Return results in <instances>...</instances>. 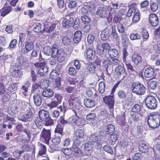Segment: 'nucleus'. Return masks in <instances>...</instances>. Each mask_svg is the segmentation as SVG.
I'll list each match as a JSON object with an SVG mask.
<instances>
[{"label":"nucleus","mask_w":160,"mask_h":160,"mask_svg":"<svg viewBox=\"0 0 160 160\" xmlns=\"http://www.w3.org/2000/svg\"><path fill=\"white\" fill-rule=\"evenodd\" d=\"M56 52L55 56L54 57L56 58L57 57V60L59 62H63L66 56V54L64 52V50L62 49H59L58 50L56 48Z\"/></svg>","instance_id":"1a4fd4ad"},{"label":"nucleus","mask_w":160,"mask_h":160,"mask_svg":"<svg viewBox=\"0 0 160 160\" xmlns=\"http://www.w3.org/2000/svg\"><path fill=\"white\" fill-rule=\"evenodd\" d=\"M131 88L132 92L138 95H143L146 92L145 87L140 82H133Z\"/></svg>","instance_id":"f03ea898"},{"label":"nucleus","mask_w":160,"mask_h":160,"mask_svg":"<svg viewBox=\"0 0 160 160\" xmlns=\"http://www.w3.org/2000/svg\"><path fill=\"white\" fill-rule=\"evenodd\" d=\"M49 116V112L47 111L42 110L39 112V116L40 119L44 121Z\"/></svg>","instance_id":"4be33fe9"},{"label":"nucleus","mask_w":160,"mask_h":160,"mask_svg":"<svg viewBox=\"0 0 160 160\" xmlns=\"http://www.w3.org/2000/svg\"><path fill=\"white\" fill-rule=\"evenodd\" d=\"M43 50L44 53L47 55L55 56L56 48L52 47V48L50 47L45 46L43 48Z\"/></svg>","instance_id":"9d476101"},{"label":"nucleus","mask_w":160,"mask_h":160,"mask_svg":"<svg viewBox=\"0 0 160 160\" xmlns=\"http://www.w3.org/2000/svg\"><path fill=\"white\" fill-rule=\"evenodd\" d=\"M62 137L61 134L56 133L52 139V142L54 145H57L60 142L61 138Z\"/></svg>","instance_id":"bb28decb"},{"label":"nucleus","mask_w":160,"mask_h":160,"mask_svg":"<svg viewBox=\"0 0 160 160\" xmlns=\"http://www.w3.org/2000/svg\"><path fill=\"white\" fill-rule=\"evenodd\" d=\"M110 4L111 6V7L116 9H118L121 7V5L119 2H118L112 1L110 2Z\"/></svg>","instance_id":"13d9d810"},{"label":"nucleus","mask_w":160,"mask_h":160,"mask_svg":"<svg viewBox=\"0 0 160 160\" xmlns=\"http://www.w3.org/2000/svg\"><path fill=\"white\" fill-rule=\"evenodd\" d=\"M136 12L134 14L132 18V22H138L140 19V13L138 10H136Z\"/></svg>","instance_id":"49530a36"},{"label":"nucleus","mask_w":160,"mask_h":160,"mask_svg":"<svg viewBox=\"0 0 160 160\" xmlns=\"http://www.w3.org/2000/svg\"><path fill=\"white\" fill-rule=\"evenodd\" d=\"M43 26L40 23H36L33 25V31L37 33L41 32L43 29Z\"/></svg>","instance_id":"cd10ccee"},{"label":"nucleus","mask_w":160,"mask_h":160,"mask_svg":"<svg viewBox=\"0 0 160 160\" xmlns=\"http://www.w3.org/2000/svg\"><path fill=\"white\" fill-rule=\"evenodd\" d=\"M96 68L95 65L93 63H91L88 65L87 69L90 73H93L95 72Z\"/></svg>","instance_id":"58836bf2"},{"label":"nucleus","mask_w":160,"mask_h":160,"mask_svg":"<svg viewBox=\"0 0 160 160\" xmlns=\"http://www.w3.org/2000/svg\"><path fill=\"white\" fill-rule=\"evenodd\" d=\"M147 118V123L150 128H155L159 127L160 124V115L158 113L150 114Z\"/></svg>","instance_id":"f257e3e1"},{"label":"nucleus","mask_w":160,"mask_h":160,"mask_svg":"<svg viewBox=\"0 0 160 160\" xmlns=\"http://www.w3.org/2000/svg\"><path fill=\"white\" fill-rule=\"evenodd\" d=\"M68 105L69 108L73 110L75 114L78 111H80V109L82 108L80 102L72 98L70 99L68 101Z\"/></svg>","instance_id":"7ed1b4c3"},{"label":"nucleus","mask_w":160,"mask_h":160,"mask_svg":"<svg viewBox=\"0 0 160 160\" xmlns=\"http://www.w3.org/2000/svg\"><path fill=\"white\" fill-rule=\"evenodd\" d=\"M120 10L118 11V13L114 16L113 17V22L114 23H119L121 20L122 19V18L121 16L123 14L122 12L120 13Z\"/></svg>","instance_id":"7c9ffc66"},{"label":"nucleus","mask_w":160,"mask_h":160,"mask_svg":"<svg viewBox=\"0 0 160 160\" xmlns=\"http://www.w3.org/2000/svg\"><path fill=\"white\" fill-rule=\"evenodd\" d=\"M149 2L148 0H145L141 3L140 7L142 9H143V11H147V7L148 5Z\"/></svg>","instance_id":"3c124183"},{"label":"nucleus","mask_w":160,"mask_h":160,"mask_svg":"<svg viewBox=\"0 0 160 160\" xmlns=\"http://www.w3.org/2000/svg\"><path fill=\"white\" fill-rule=\"evenodd\" d=\"M82 32L80 31L76 32L74 34L73 41L74 43H77L81 41L82 38Z\"/></svg>","instance_id":"b1692460"},{"label":"nucleus","mask_w":160,"mask_h":160,"mask_svg":"<svg viewBox=\"0 0 160 160\" xmlns=\"http://www.w3.org/2000/svg\"><path fill=\"white\" fill-rule=\"evenodd\" d=\"M18 112V107L17 106H15L11 108L10 110L9 111V113L10 115L12 116L15 115Z\"/></svg>","instance_id":"09e8293b"},{"label":"nucleus","mask_w":160,"mask_h":160,"mask_svg":"<svg viewBox=\"0 0 160 160\" xmlns=\"http://www.w3.org/2000/svg\"><path fill=\"white\" fill-rule=\"evenodd\" d=\"M34 104L37 106H40L42 103V99L41 96L38 94H36L33 96Z\"/></svg>","instance_id":"393cba45"},{"label":"nucleus","mask_w":160,"mask_h":160,"mask_svg":"<svg viewBox=\"0 0 160 160\" xmlns=\"http://www.w3.org/2000/svg\"><path fill=\"white\" fill-rule=\"evenodd\" d=\"M12 7L10 6L5 4L3 7L0 10L1 15L4 17L8 14L11 11Z\"/></svg>","instance_id":"6ab92c4d"},{"label":"nucleus","mask_w":160,"mask_h":160,"mask_svg":"<svg viewBox=\"0 0 160 160\" xmlns=\"http://www.w3.org/2000/svg\"><path fill=\"white\" fill-rule=\"evenodd\" d=\"M87 58L89 60H92L95 56V50L93 48H89L86 52Z\"/></svg>","instance_id":"4468645a"},{"label":"nucleus","mask_w":160,"mask_h":160,"mask_svg":"<svg viewBox=\"0 0 160 160\" xmlns=\"http://www.w3.org/2000/svg\"><path fill=\"white\" fill-rule=\"evenodd\" d=\"M103 100L110 109L113 108L115 101L113 95L105 96L103 97Z\"/></svg>","instance_id":"6e6552de"},{"label":"nucleus","mask_w":160,"mask_h":160,"mask_svg":"<svg viewBox=\"0 0 160 160\" xmlns=\"http://www.w3.org/2000/svg\"><path fill=\"white\" fill-rule=\"evenodd\" d=\"M114 126L112 124L107 125L105 128V132L107 134H111L114 131Z\"/></svg>","instance_id":"473e14b6"},{"label":"nucleus","mask_w":160,"mask_h":160,"mask_svg":"<svg viewBox=\"0 0 160 160\" xmlns=\"http://www.w3.org/2000/svg\"><path fill=\"white\" fill-rule=\"evenodd\" d=\"M132 60L135 64H138L142 60V57L140 55L137 53H134L132 57Z\"/></svg>","instance_id":"c756f323"},{"label":"nucleus","mask_w":160,"mask_h":160,"mask_svg":"<svg viewBox=\"0 0 160 160\" xmlns=\"http://www.w3.org/2000/svg\"><path fill=\"white\" fill-rule=\"evenodd\" d=\"M76 138L82 139L84 135V132L83 130L79 129L76 130L75 133Z\"/></svg>","instance_id":"e433bc0d"},{"label":"nucleus","mask_w":160,"mask_h":160,"mask_svg":"<svg viewBox=\"0 0 160 160\" xmlns=\"http://www.w3.org/2000/svg\"><path fill=\"white\" fill-rule=\"evenodd\" d=\"M56 27V24L54 23H48L45 26V30L47 32L52 31Z\"/></svg>","instance_id":"c9c22d12"},{"label":"nucleus","mask_w":160,"mask_h":160,"mask_svg":"<svg viewBox=\"0 0 160 160\" xmlns=\"http://www.w3.org/2000/svg\"><path fill=\"white\" fill-rule=\"evenodd\" d=\"M42 95L45 98H51L54 96V92L50 88L44 89L42 92Z\"/></svg>","instance_id":"dca6fc26"},{"label":"nucleus","mask_w":160,"mask_h":160,"mask_svg":"<svg viewBox=\"0 0 160 160\" xmlns=\"http://www.w3.org/2000/svg\"><path fill=\"white\" fill-rule=\"evenodd\" d=\"M111 32L110 29L108 28H106L101 32L100 35L101 39L103 40L108 39L111 35Z\"/></svg>","instance_id":"ddd939ff"},{"label":"nucleus","mask_w":160,"mask_h":160,"mask_svg":"<svg viewBox=\"0 0 160 160\" xmlns=\"http://www.w3.org/2000/svg\"><path fill=\"white\" fill-rule=\"evenodd\" d=\"M12 76L16 78H20L22 75V72L19 70H14L12 72Z\"/></svg>","instance_id":"37998d69"},{"label":"nucleus","mask_w":160,"mask_h":160,"mask_svg":"<svg viewBox=\"0 0 160 160\" xmlns=\"http://www.w3.org/2000/svg\"><path fill=\"white\" fill-rule=\"evenodd\" d=\"M97 14L102 18H107L108 15V11L106 9L100 8L97 12Z\"/></svg>","instance_id":"412c9836"},{"label":"nucleus","mask_w":160,"mask_h":160,"mask_svg":"<svg viewBox=\"0 0 160 160\" xmlns=\"http://www.w3.org/2000/svg\"><path fill=\"white\" fill-rule=\"evenodd\" d=\"M105 85L103 82H101L99 83L98 91L100 93H103L105 90Z\"/></svg>","instance_id":"603ef678"},{"label":"nucleus","mask_w":160,"mask_h":160,"mask_svg":"<svg viewBox=\"0 0 160 160\" xmlns=\"http://www.w3.org/2000/svg\"><path fill=\"white\" fill-rule=\"evenodd\" d=\"M109 9V17L110 18H112V14L114 16L117 14L116 10L117 9L111 7H110Z\"/></svg>","instance_id":"0e129e2a"},{"label":"nucleus","mask_w":160,"mask_h":160,"mask_svg":"<svg viewBox=\"0 0 160 160\" xmlns=\"http://www.w3.org/2000/svg\"><path fill=\"white\" fill-rule=\"evenodd\" d=\"M73 21V18H70L69 19L66 18H63L61 22L62 27L64 28H68L72 23Z\"/></svg>","instance_id":"f8f14e48"},{"label":"nucleus","mask_w":160,"mask_h":160,"mask_svg":"<svg viewBox=\"0 0 160 160\" xmlns=\"http://www.w3.org/2000/svg\"><path fill=\"white\" fill-rule=\"evenodd\" d=\"M108 54L110 57L112 59V58H114L117 56L118 53L117 50L113 49L110 50L108 52Z\"/></svg>","instance_id":"4c0bfd02"},{"label":"nucleus","mask_w":160,"mask_h":160,"mask_svg":"<svg viewBox=\"0 0 160 160\" xmlns=\"http://www.w3.org/2000/svg\"><path fill=\"white\" fill-rule=\"evenodd\" d=\"M59 104L58 102H56V100H52L51 103L47 104V105L50 109H51L57 107Z\"/></svg>","instance_id":"bf43d9fd"},{"label":"nucleus","mask_w":160,"mask_h":160,"mask_svg":"<svg viewBox=\"0 0 160 160\" xmlns=\"http://www.w3.org/2000/svg\"><path fill=\"white\" fill-rule=\"evenodd\" d=\"M150 8L152 11L153 12L156 11L158 8V4L154 2H151L150 4Z\"/></svg>","instance_id":"680f3d73"},{"label":"nucleus","mask_w":160,"mask_h":160,"mask_svg":"<svg viewBox=\"0 0 160 160\" xmlns=\"http://www.w3.org/2000/svg\"><path fill=\"white\" fill-rule=\"evenodd\" d=\"M142 158V156L140 153H136L132 156V159H128L127 160H141Z\"/></svg>","instance_id":"8fccbe9b"},{"label":"nucleus","mask_w":160,"mask_h":160,"mask_svg":"<svg viewBox=\"0 0 160 160\" xmlns=\"http://www.w3.org/2000/svg\"><path fill=\"white\" fill-rule=\"evenodd\" d=\"M82 21L84 24H88L90 22V18L87 16L84 15L81 18Z\"/></svg>","instance_id":"4d7b16f0"},{"label":"nucleus","mask_w":160,"mask_h":160,"mask_svg":"<svg viewBox=\"0 0 160 160\" xmlns=\"http://www.w3.org/2000/svg\"><path fill=\"white\" fill-rule=\"evenodd\" d=\"M42 126V123L41 121H40L38 118L36 119L33 123V128H36L37 127L41 129Z\"/></svg>","instance_id":"a19ab883"},{"label":"nucleus","mask_w":160,"mask_h":160,"mask_svg":"<svg viewBox=\"0 0 160 160\" xmlns=\"http://www.w3.org/2000/svg\"><path fill=\"white\" fill-rule=\"evenodd\" d=\"M72 149H73L72 155L76 157H79L82 156L83 153L81 150L78 147L72 146Z\"/></svg>","instance_id":"aec40b11"},{"label":"nucleus","mask_w":160,"mask_h":160,"mask_svg":"<svg viewBox=\"0 0 160 160\" xmlns=\"http://www.w3.org/2000/svg\"><path fill=\"white\" fill-rule=\"evenodd\" d=\"M101 139V136L97 134H92L89 137L90 141L92 142H100Z\"/></svg>","instance_id":"a878e982"},{"label":"nucleus","mask_w":160,"mask_h":160,"mask_svg":"<svg viewBox=\"0 0 160 160\" xmlns=\"http://www.w3.org/2000/svg\"><path fill=\"white\" fill-rule=\"evenodd\" d=\"M63 128L62 127V126L58 124L57 125L56 128L55 130V132L56 133H59L60 134H62V135L63 134Z\"/></svg>","instance_id":"5fc2aeb1"},{"label":"nucleus","mask_w":160,"mask_h":160,"mask_svg":"<svg viewBox=\"0 0 160 160\" xmlns=\"http://www.w3.org/2000/svg\"><path fill=\"white\" fill-rule=\"evenodd\" d=\"M103 57L102 62L103 63V66L106 68V70L108 72V69L110 65V61L106 60V57L105 55H102V57Z\"/></svg>","instance_id":"a18cd8bd"},{"label":"nucleus","mask_w":160,"mask_h":160,"mask_svg":"<svg viewBox=\"0 0 160 160\" xmlns=\"http://www.w3.org/2000/svg\"><path fill=\"white\" fill-rule=\"evenodd\" d=\"M34 44L31 42H25V45L23 48V53L24 54L27 55L28 53L34 47Z\"/></svg>","instance_id":"2eb2a0df"},{"label":"nucleus","mask_w":160,"mask_h":160,"mask_svg":"<svg viewBox=\"0 0 160 160\" xmlns=\"http://www.w3.org/2000/svg\"><path fill=\"white\" fill-rule=\"evenodd\" d=\"M154 75V70L152 68L148 67L145 69L144 76L146 78H152L153 77Z\"/></svg>","instance_id":"f3484780"},{"label":"nucleus","mask_w":160,"mask_h":160,"mask_svg":"<svg viewBox=\"0 0 160 160\" xmlns=\"http://www.w3.org/2000/svg\"><path fill=\"white\" fill-rule=\"evenodd\" d=\"M58 75L56 70L52 71L50 74V77L53 79H56L58 77Z\"/></svg>","instance_id":"338daca9"},{"label":"nucleus","mask_w":160,"mask_h":160,"mask_svg":"<svg viewBox=\"0 0 160 160\" xmlns=\"http://www.w3.org/2000/svg\"><path fill=\"white\" fill-rule=\"evenodd\" d=\"M136 10H138L134 7L130 8L128 10L127 14V16L128 17H130L131 16L132 14H133V15L134 14H135L137 12Z\"/></svg>","instance_id":"864d4df0"},{"label":"nucleus","mask_w":160,"mask_h":160,"mask_svg":"<svg viewBox=\"0 0 160 160\" xmlns=\"http://www.w3.org/2000/svg\"><path fill=\"white\" fill-rule=\"evenodd\" d=\"M118 119L119 120V122L123 126H125L126 123V118L125 112H122L121 114L118 117L117 119Z\"/></svg>","instance_id":"2f4dec72"},{"label":"nucleus","mask_w":160,"mask_h":160,"mask_svg":"<svg viewBox=\"0 0 160 160\" xmlns=\"http://www.w3.org/2000/svg\"><path fill=\"white\" fill-rule=\"evenodd\" d=\"M137 133L140 136L143 137L146 134V130L142 127H138Z\"/></svg>","instance_id":"79ce46f5"},{"label":"nucleus","mask_w":160,"mask_h":160,"mask_svg":"<svg viewBox=\"0 0 160 160\" xmlns=\"http://www.w3.org/2000/svg\"><path fill=\"white\" fill-rule=\"evenodd\" d=\"M149 20L152 26H156L158 24V18L157 15L154 13L151 14L149 15Z\"/></svg>","instance_id":"9b49d317"},{"label":"nucleus","mask_w":160,"mask_h":160,"mask_svg":"<svg viewBox=\"0 0 160 160\" xmlns=\"http://www.w3.org/2000/svg\"><path fill=\"white\" fill-rule=\"evenodd\" d=\"M68 73L70 75L74 76L76 74L77 71L74 67H71L68 69Z\"/></svg>","instance_id":"69168bd1"},{"label":"nucleus","mask_w":160,"mask_h":160,"mask_svg":"<svg viewBox=\"0 0 160 160\" xmlns=\"http://www.w3.org/2000/svg\"><path fill=\"white\" fill-rule=\"evenodd\" d=\"M62 152L65 155V157L66 158H68L72 154L73 149H72V147L71 148H65L62 149Z\"/></svg>","instance_id":"72a5a7b5"},{"label":"nucleus","mask_w":160,"mask_h":160,"mask_svg":"<svg viewBox=\"0 0 160 160\" xmlns=\"http://www.w3.org/2000/svg\"><path fill=\"white\" fill-rule=\"evenodd\" d=\"M147 107L151 109H155L157 106L158 101L156 98L152 96H148L144 99Z\"/></svg>","instance_id":"20e7f679"},{"label":"nucleus","mask_w":160,"mask_h":160,"mask_svg":"<svg viewBox=\"0 0 160 160\" xmlns=\"http://www.w3.org/2000/svg\"><path fill=\"white\" fill-rule=\"evenodd\" d=\"M84 104L88 108H91L95 105V101L90 98H85L84 100Z\"/></svg>","instance_id":"5701e85b"},{"label":"nucleus","mask_w":160,"mask_h":160,"mask_svg":"<svg viewBox=\"0 0 160 160\" xmlns=\"http://www.w3.org/2000/svg\"><path fill=\"white\" fill-rule=\"evenodd\" d=\"M116 75L118 77L121 75L125 73L126 72L122 63L121 65L118 66L116 68Z\"/></svg>","instance_id":"a211bd4d"},{"label":"nucleus","mask_w":160,"mask_h":160,"mask_svg":"<svg viewBox=\"0 0 160 160\" xmlns=\"http://www.w3.org/2000/svg\"><path fill=\"white\" fill-rule=\"evenodd\" d=\"M48 68L44 66L39 68L38 70V74L40 76H43L48 71Z\"/></svg>","instance_id":"ea45409f"},{"label":"nucleus","mask_w":160,"mask_h":160,"mask_svg":"<svg viewBox=\"0 0 160 160\" xmlns=\"http://www.w3.org/2000/svg\"><path fill=\"white\" fill-rule=\"evenodd\" d=\"M54 97L52 99L53 100H56V102H58V104L61 103L62 98L61 94L58 93H56L54 94Z\"/></svg>","instance_id":"c03bdc74"},{"label":"nucleus","mask_w":160,"mask_h":160,"mask_svg":"<svg viewBox=\"0 0 160 160\" xmlns=\"http://www.w3.org/2000/svg\"><path fill=\"white\" fill-rule=\"evenodd\" d=\"M129 38L131 40H139L141 38L140 36L137 33H132L130 34Z\"/></svg>","instance_id":"de8ad7c7"},{"label":"nucleus","mask_w":160,"mask_h":160,"mask_svg":"<svg viewBox=\"0 0 160 160\" xmlns=\"http://www.w3.org/2000/svg\"><path fill=\"white\" fill-rule=\"evenodd\" d=\"M71 41L70 39L67 36H64L62 38V42L66 46L70 45Z\"/></svg>","instance_id":"6e6d98bb"},{"label":"nucleus","mask_w":160,"mask_h":160,"mask_svg":"<svg viewBox=\"0 0 160 160\" xmlns=\"http://www.w3.org/2000/svg\"><path fill=\"white\" fill-rule=\"evenodd\" d=\"M44 121H45V124L46 126L51 125L53 123V120L49 116L48 118H47Z\"/></svg>","instance_id":"052dcab7"},{"label":"nucleus","mask_w":160,"mask_h":160,"mask_svg":"<svg viewBox=\"0 0 160 160\" xmlns=\"http://www.w3.org/2000/svg\"><path fill=\"white\" fill-rule=\"evenodd\" d=\"M70 122L72 125L79 126L84 125L85 123V119L79 117L76 113L74 116L70 118Z\"/></svg>","instance_id":"39448f33"},{"label":"nucleus","mask_w":160,"mask_h":160,"mask_svg":"<svg viewBox=\"0 0 160 160\" xmlns=\"http://www.w3.org/2000/svg\"><path fill=\"white\" fill-rule=\"evenodd\" d=\"M104 150L106 152L110 153L111 154H112L113 153V152L112 149V148L108 146V145H106L103 147Z\"/></svg>","instance_id":"e2e57ef3"},{"label":"nucleus","mask_w":160,"mask_h":160,"mask_svg":"<svg viewBox=\"0 0 160 160\" xmlns=\"http://www.w3.org/2000/svg\"><path fill=\"white\" fill-rule=\"evenodd\" d=\"M23 103H24V112H23L21 115L22 117L21 118L20 120L26 122L27 119L30 118L32 117L33 113L31 109L25 105L24 102H21L22 104Z\"/></svg>","instance_id":"423d86ee"},{"label":"nucleus","mask_w":160,"mask_h":160,"mask_svg":"<svg viewBox=\"0 0 160 160\" xmlns=\"http://www.w3.org/2000/svg\"><path fill=\"white\" fill-rule=\"evenodd\" d=\"M41 136L42 138L43 142L48 145H49V142L51 138L50 130L43 128L41 133Z\"/></svg>","instance_id":"0eeeda50"},{"label":"nucleus","mask_w":160,"mask_h":160,"mask_svg":"<svg viewBox=\"0 0 160 160\" xmlns=\"http://www.w3.org/2000/svg\"><path fill=\"white\" fill-rule=\"evenodd\" d=\"M47 148L46 146L42 144H41L39 145V150L38 154L40 156H42L46 154Z\"/></svg>","instance_id":"c85d7f7f"},{"label":"nucleus","mask_w":160,"mask_h":160,"mask_svg":"<svg viewBox=\"0 0 160 160\" xmlns=\"http://www.w3.org/2000/svg\"><path fill=\"white\" fill-rule=\"evenodd\" d=\"M139 149L140 152L145 153L147 152L148 149V146L144 143H140L139 146Z\"/></svg>","instance_id":"f704fd0d"},{"label":"nucleus","mask_w":160,"mask_h":160,"mask_svg":"<svg viewBox=\"0 0 160 160\" xmlns=\"http://www.w3.org/2000/svg\"><path fill=\"white\" fill-rule=\"evenodd\" d=\"M17 89V87L15 84L12 83L9 85L8 88V90L10 92L15 91Z\"/></svg>","instance_id":"774afa93"}]
</instances>
